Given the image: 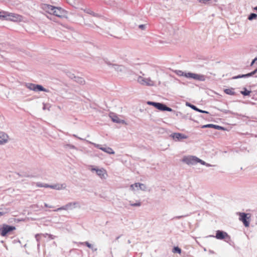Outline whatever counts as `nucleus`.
<instances>
[{
  "instance_id": "nucleus-1",
  "label": "nucleus",
  "mask_w": 257,
  "mask_h": 257,
  "mask_svg": "<svg viewBox=\"0 0 257 257\" xmlns=\"http://www.w3.org/2000/svg\"><path fill=\"white\" fill-rule=\"evenodd\" d=\"M19 17V15L13 13H9L4 11L0 12V19H6V20L16 21L18 20Z\"/></svg>"
},
{
  "instance_id": "nucleus-2",
  "label": "nucleus",
  "mask_w": 257,
  "mask_h": 257,
  "mask_svg": "<svg viewBox=\"0 0 257 257\" xmlns=\"http://www.w3.org/2000/svg\"><path fill=\"white\" fill-rule=\"evenodd\" d=\"M138 82L141 85L148 86H152L155 85V80L151 79L150 77L144 78L142 76H139L137 79Z\"/></svg>"
},
{
  "instance_id": "nucleus-3",
  "label": "nucleus",
  "mask_w": 257,
  "mask_h": 257,
  "mask_svg": "<svg viewBox=\"0 0 257 257\" xmlns=\"http://www.w3.org/2000/svg\"><path fill=\"white\" fill-rule=\"evenodd\" d=\"M185 77L188 78H192L193 79L201 81H204L206 80V77L204 75L191 72H188L187 75H185Z\"/></svg>"
},
{
  "instance_id": "nucleus-4",
  "label": "nucleus",
  "mask_w": 257,
  "mask_h": 257,
  "mask_svg": "<svg viewBox=\"0 0 257 257\" xmlns=\"http://www.w3.org/2000/svg\"><path fill=\"white\" fill-rule=\"evenodd\" d=\"M198 158L196 156H190L184 157L182 159V162L188 165H194L197 163Z\"/></svg>"
},
{
  "instance_id": "nucleus-5",
  "label": "nucleus",
  "mask_w": 257,
  "mask_h": 257,
  "mask_svg": "<svg viewBox=\"0 0 257 257\" xmlns=\"http://www.w3.org/2000/svg\"><path fill=\"white\" fill-rule=\"evenodd\" d=\"M87 142L90 144H92L95 147L103 151V152H104L108 154H114V153H115L113 151V150L110 147H101V146L100 145L93 143L91 142H89L88 141H87Z\"/></svg>"
},
{
  "instance_id": "nucleus-6",
  "label": "nucleus",
  "mask_w": 257,
  "mask_h": 257,
  "mask_svg": "<svg viewBox=\"0 0 257 257\" xmlns=\"http://www.w3.org/2000/svg\"><path fill=\"white\" fill-rule=\"evenodd\" d=\"M16 227L13 226L4 224L3 225L1 232V234L3 236H6L9 232L15 230Z\"/></svg>"
},
{
  "instance_id": "nucleus-7",
  "label": "nucleus",
  "mask_w": 257,
  "mask_h": 257,
  "mask_svg": "<svg viewBox=\"0 0 257 257\" xmlns=\"http://www.w3.org/2000/svg\"><path fill=\"white\" fill-rule=\"evenodd\" d=\"M208 237H215L218 239H223L226 237L230 238L229 236L226 232L219 230L216 231L215 236L213 235H209Z\"/></svg>"
},
{
  "instance_id": "nucleus-8",
  "label": "nucleus",
  "mask_w": 257,
  "mask_h": 257,
  "mask_svg": "<svg viewBox=\"0 0 257 257\" xmlns=\"http://www.w3.org/2000/svg\"><path fill=\"white\" fill-rule=\"evenodd\" d=\"M170 136L176 141H180L182 139H186L188 138L187 136L179 133H173Z\"/></svg>"
},
{
  "instance_id": "nucleus-9",
  "label": "nucleus",
  "mask_w": 257,
  "mask_h": 257,
  "mask_svg": "<svg viewBox=\"0 0 257 257\" xmlns=\"http://www.w3.org/2000/svg\"><path fill=\"white\" fill-rule=\"evenodd\" d=\"M53 15L59 18H64L65 17L66 13L64 10L61 8L55 7Z\"/></svg>"
},
{
  "instance_id": "nucleus-10",
  "label": "nucleus",
  "mask_w": 257,
  "mask_h": 257,
  "mask_svg": "<svg viewBox=\"0 0 257 257\" xmlns=\"http://www.w3.org/2000/svg\"><path fill=\"white\" fill-rule=\"evenodd\" d=\"M247 214L245 213H239V219L241 220L245 227H248L249 225V218L247 216Z\"/></svg>"
},
{
  "instance_id": "nucleus-11",
  "label": "nucleus",
  "mask_w": 257,
  "mask_h": 257,
  "mask_svg": "<svg viewBox=\"0 0 257 257\" xmlns=\"http://www.w3.org/2000/svg\"><path fill=\"white\" fill-rule=\"evenodd\" d=\"M65 210H72L76 207H80L79 203L78 202H69L64 206Z\"/></svg>"
},
{
  "instance_id": "nucleus-12",
  "label": "nucleus",
  "mask_w": 257,
  "mask_h": 257,
  "mask_svg": "<svg viewBox=\"0 0 257 257\" xmlns=\"http://www.w3.org/2000/svg\"><path fill=\"white\" fill-rule=\"evenodd\" d=\"M155 108L161 111H168L170 112L173 110L171 108L168 107L164 103L160 102H157Z\"/></svg>"
},
{
  "instance_id": "nucleus-13",
  "label": "nucleus",
  "mask_w": 257,
  "mask_h": 257,
  "mask_svg": "<svg viewBox=\"0 0 257 257\" xmlns=\"http://www.w3.org/2000/svg\"><path fill=\"white\" fill-rule=\"evenodd\" d=\"M92 171H95L97 175L101 179H105L106 175V171L103 169H96V168H92L91 169Z\"/></svg>"
},
{
  "instance_id": "nucleus-14",
  "label": "nucleus",
  "mask_w": 257,
  "mask_h": 257,
  "mask_svg": "<svg viewBox=\"0 0 257 257\" xmlns=\"http://www.w3.org/2000/svg\"><path fill=\"white\" fill-rule=\"evenodd\" d=\"M256 73H257V68L254 70H253V71H252L250 73H248L246 74H241V75L235 76L232 77V79H237L241 78H247V77L252 76Z\"/></svg>"
},
{
  "instance_id": "nucleus-15",
  "label": "nucleus",
  "mask_w": 257,
  "mask_h": 257,
  "mask_svg": "<svg viewBox=\"0 0 257 257\" xmlns=\"http://www.w3.org/2000/svg\"><path fill=\"white\" fill-rule=\"evenodd\" d=\"M9 137L4 132H0V145L6 144L8 141Z\"/></svg>"
},
{
  "instance_id": "nucleus-16",
  "label": "nucleus",
  "mask_w": 257,
  "mask_h": 257,
  "mask_svg": "<svg viewBox=\"0 0 257 257\" xmlns=\"http://www.w3.org/2000/svg\"><path fill=\"white\" fill-rule=\"evenodd\" d=\"M111 67L116 71L120 72H124L125 68L123 65H119L117 64H110Z\"/></svg>"
},
{
  "instance_id": "nucleus-17",
  "label": "nucleus",
  "mask_w": 257,
  "mask_h": 257,
  "mask_svg": "<svg viewBox=\"0 0 257 257\" xmlns=\"http://www.w3.org/2000/svg\"><path fill=\"white\" fill-rule=\"evenodd\" d=\"M43 9L46 11V12L49 13L50 14H53L54 9H55V7L45 4L44 5L43 7Z\"/></svg>"
},
{
  "instance_id": "nucleus-18",
  "label": "nucleus",
  "mask_w": 257,
  "mask_h": 257,
  "mask_svg": "<svg viewBox=\"0 0 257 257\" xmlns=\"http://www.w3.org/2000/svg\"><path fill=\"white\" fill-rule=\"evenodd\" d=\"M186 105L188 106L189 107L191 108L192 109L196 110L197 111H198L199 112L207 113V114L209 113V112L205 111V110H203L200 109L198 108H197L195 105H193L189 102L186 103Z\"/></svg>"
},
{
  "instance_id": "nucleus-19",
  "label": "nucleus",
  "mask_w": 257,
  "mask_h": 257,
  "mask_svg": "<svg viewBox=\"0 0 257 257\" xmlns=\"http://www.w3.org/2000/svg\"><path fill=\"white\" fill-rule=\"evenodd\" d=\"M66 186L65 184H55V185H50L49 188L56 190H61L64 189L66 188Z\"/></svg>"
},
{
  "instance_id": "nucleus-20",
  "label": "nucleus",
  "mask_w": 257,
  "mask_h": 257,
  "mask_svg": "<svg viewBox=\"0 0 257 257\" xmlns=\"http://www.w3.org/2000/svg\"><path fill=\"white\" fill-rule=\"evenodd\" d=\"M110 117L111 118L112 121L114 122L117 123H125V121L124 120L119 119V117L116 115L112 114L110 115Z\"/></svg>"
},
{
  "instance_id": "nucleus-21",
  "label": "nucleus",
  "mask_w": 257,
  "mask_h": 257,
  "mask_svg": "<svg viewBox=\"0 0 257 257\" xmlns=\"http://www.w3.org/2000/svg\"><path fill=\"white\" fill-rule=\"evenodd\" d=\"M35 91L48 92L49 90L44 88L42 85L36 84Z\"/></svg>"
},
{
  "instance_id": "nucleus-22",
  "label": "nucleus",
  "mask_w": 257,
  "mask_h": 257,
  "mask_svg": "<svg viewBox=\"0 0 257 257\" xmlns=\"http://www.w3.org/2000/svg\"><path fill=\"white\" fill-rule=\"evenodd\" d=\"M224 92L228 95H234L235 94V92L234 91V88H230L228 89H225Z\"/></svg>"
},
{
  "instance_id": "nucleus-23",
  "label": "nucleus",
  "mask_w": 257,
  "mask_h": 257,
  "mask_svg": "<svg viewBox=\"0 0 257 257\" xmlns=\"http://www.w3.org/2000/svg\"><path fill=\"white\" fill-rule=\"evenodd\" d=\"M74 80L78 83L83 85L85 83L84 79L83 78L76 77Z\"/></svg>"
},
{
  "instance_id": "nucleus-24",
  "label": "nucleus",
  "mask_w": 257,
  "mask_h": 257,
  "mask_svg": "<svg viewBox=\"0 0 257 257\" xmlns=\"http://www.w3.org/2000/svg\"><path fill=\"white\" fill-rule=\"evenodd\" d=\"M210 124L211 125V126H210V127L214 128H215V129L218 130H225V128L221 126L215 125V124Z\"/></svg>"
},
{
  "instance_id": "nucleus-25",
  "label": "nucleus",
  "mask_w": 257,
  "mask_h": 257,
  "mask_svg": "<svg viewBox=\"0 0 257 257\" xmlns=\"http://www.w3.org/2000/svg\"><path fill=\"white\" fill-rule=\"evenodd\" d=\"M81 243L86 245L88 248L92 249V250H93V251L97 250V248H93V245L92 244H91L90 243H89L88 241H85V242H82Z\"/></svg>"
},
{
  "instance_id": "nucleus-26",
  "label": "nucleus",
  "mask_w": 257,
  "mask_h": 257,
  "mask_svg": "<svg viewBox=\"0 0 257 257\" xmlns=\"http://www.w3.org/2000/svg\"><path fill=\"white\" fill-rule=\"evenodd\" d=\"M251 91L248 90L246 88H243V90L240 92L241 94H242L244 96H248L250 94Z\"/></svg>"
},
{
  "instance_id": "nucleus-27",
  "label": "nucleus",
  "mask_w": 257,
  "mask_h": 257,
  "mask_svg": "<svg viewBox=\"0 0 257 257\" xmlns=\"http://www.w3.org/2000/svg\"><path fill=\"white\" fill-rule=\"evenodd\" d=\"M26 85L29 89L35 91L36 84L33 83H27Z\"/></svg>"
},
{
  "instance_id": "nucleus-28",
  "label": "nucleus",
  "mask_w": 257,
  "mask_h": 257,
  "mask_svg": "<svg viewBox=\"0 0 257 257\" xmlns=\"http://www.w3.org/2000/svg\"><path fill=\"white\" fill-rule=\"evenodd\" d=\"M257 19V14L255 13H251L248 17V19L250 21Z\"/></svg>"
},
{
  "instance_id": "nucleus-29",
  "label": "nucleus",
  "mask_w": 257,
  "mask_h": 257,
  "mask_svg": "<svg viewBox=\"0 0 257 257\" xmlns=\"http://www.w3.org/2000/svg\"><path fill=\"white\" fill-rule=\"evenodd\" d=\"M175 73L178 76H182L185 77V75H187V73L184 72L181 70H176Z\"/></svg>"
},
{
  "instance_id": "nucleus-30",
  "label": "nucleus",
  "mask_w": 257,
  "mask_h": 257,
  "mask_svg": "<svg viewBox=\"0 0 257 257\" xmlns=\"http://www.w3.org/2000/svg\"><path fill=\"white\" fill-rule=\"evenodd\" d=\"M140 183H136L134 184H132L130 186V189L132 190H135V188H136L138 190L139 189V184Z\"/></svg>"
},
{
  "instance_id": "nucleus-31",
  "label": "nucleus",
  "mask_w": 257,
  "mask_h": 257,
  "mask_svg": "<svg viewBox=\"0 0 257 257\" xmlns=\"http://www.w3.org/2000/svg\"><path fill=\"white\" fill-rule=\"evenodd\" d=\"M173 252L174 253H181V249L178 246H175L173 248Z\"/></svg>"
},
{
  "instance_id": "nucleus-32",
  "label": "nucleus",
  "mask_w": 257,
  "mask_h": 257,
  "mask_svg": "<svg viewBox=\"0 0 257 257\" xmlns=\"http://www.w3.org/2000/svg\"><path fill=\"white\" fill-rule=\"evenodd\" d=\"M197 163H200L202 165H206V166H208V167L211 166V165L210 164L206 163L205 162H204V161L198 158V159H197Z\"/></svg>"
},
{
  "instance_id": "nucleus-33",
  "label": "nucleus",
  "mask_w": 257,
  "mask_h": 257,
  "mask_svg": "<svg viewBox=\"0 0 257 257\" xmlns=\"http://www.w3.org/2000/svg\"><path fill=\"white\" fill-rule=\"evenodd\" d=\"M37 186L39 187H45V188H49L50 185L47 184H42L40 183H37Z\"/></svg>"
},
{
  "instance_id": "nucleus-34",
  "label": "nucleus",
  "mask_w": 257,
  "mask_h": 257,
  "mask_svg": "<svg viewBox=\"0 0 257 257\" xmlns=\"http://www.w3.org/2000/svg\"><path fill=\"white\" fill-rule=\"evenodd\" d=\"M139 189L143 190V191H146L147 189L146 186L142 183H140L139 184Z\"/></svg>"
},
{
  "instance_id": "nucleus-35",
  "label": "nucleus",
  "mask_w": 257,
  "mask_h": 257,
  "mask_svg": "<svg viewBox=\"0 0 257 257\" xmlns=\"http://www.w3.org/2000/svg\"><path fill=\"white\" fill-rule=\"evenodd\" d=\"M130 205L134 207H139L141 205V203L140 201H138L136 203H133L130 201Z\"/></svg>"
},
{
  "instance_id": "nucleus-36",
  "label": "nucleus",
  "mask_w": 257,
  "mask_h": 257,
  "mask_svg": "<svg viewBox=\"0 0 257 257\" xmlns=\"http://www.w3.org/2000/svg\"><path fill=\"white\" fill-rule=\"evenodd\" d=\"M67 76L72 79H76V76H74V75L73 73H71L70 72H68Z\"/></svg>"
},
{
  "instance_id": "nucleus-37",
  "label": "nucleus",
  "mask_w": 257,
  "mask_h": 257,
  "mask_svg": "<svg viewBox=\"0 0 257 257\" xmlns=\"http://www.w3.org/2000/svg\"><path fill=\"white\" fill-rule=\"evenodd\" d=\"M147 103L148 105H152V106H154L155 107L156 105L157 104V102H154V101H147Z\"/></svg>"
},
{
  "instance_id": "nucleus-38",
  "label": "nucleus",
  "mask_w": 257,
  "mask_h": 257,
  "mask_svg": "<svg viewBox=\"0 0 257 257\" xmlns=\"http://www.w3.org/2000/svg\"><path fill=\"white\" fill-rule=\"evenodd\" d=\"M18 175L20 177H31V175H27L26 174H20L19 173H18Z\"/></svg>"
},
{
  "instance_id": "nucleus-39",
  "label": "nucleus",
  "mask_w": 257,
  "mask_h": 257,
  "mask_svg": "<svg viewBox=\"0 0 257 257\" xmlns=\"http://www.w3.org/2000/svg\"><path fill=\"white\" fill-rule=\"evenodd\" d=\"M65 210V208H64V206H63L61 207L58 208L57 209L54 210V211H60V210Z\"/></svg>"
},
{
  "instance_id": "nucleus-40",
  "label": "nucleus",
  "mask_w": 257,
  "mask_h": 257,
  "mask_svg": "<svg viewBox=\"0 0 257 257\" xmlns=\"http://www.w3.org/2000/svg\"><path fill=\"white\" fill-rule=\"evenodd\" d=\"M146 25H140L139 26V28L141 30H145L146 29Z\"/></svg>"
},
{
  "instance_id": "nucleus-41",
  "label": "nucleus",
  "mask_w": 257,
  "mask_h": 257,
  "mask_svg": "<svg viewBox=\"0 0 257 257\" xmlns=\"http://www.w3.org/2000/svg\"><path fill=\"white\" fill-rule=\"evenodd\" d=\"M187 216V215H181V216H177L173 218V219H180L184 217Z\"/></svg>"
},
{
  "instance_id": "nucleus-42",
  "label": "nucleus",
  "mask_w": 257,
  "mask_h": 257,
  "mask_svg": "<svg viewBox=\"0 0 257 257\" xmlns=\"http://www.w3.org/2000/svg\"><path fill=\"white\" fill-rule=\"evenodd\" d=\"M68 148H69L70 149H75V147L73 145H66Z\"/></svg>"
},
{
  "instance_id": "nucleus-43",
  "label": "nucleus",
  "mask_w": 257,
  "mask_h": 257,
  "mask_svg": "<svg viewBox=\"0 0 257 257\" xmlns=\"http://www.w3.org/2000/svg\"><path fill=\"white\" fill-rule=\"evenodd\" d=\"M40 234H37L36 235H35V238L36 239V240L38 241L39 239H40Z\"/></svg>"
},
{
  "instance_id": "nucleus-44",
  "label": "nucleus",
  "mask_w": 257,
  "mask_h": 257,
  "mask_svg": "<svg viewBox=\"0 0 257 257\" xmlns=\"http://www.w3.org/2000/svg\"><path fill=\"white\" fill-rule=\"evenodd\" d=\"M210 126H211L210 124H205V125H203L202 126V128L210 127Z\"/></svg>"
},
{
  "instance_id": "nucleus-45",
  "label": "nucleus",
  "mask_w": 257,
  "mask_h": 257,
  "mask_svg": "<svg viewBox=\"0 0 257 257\" xmlns=\"http://www.w3.org/2000/svg\"><path fill=\"white\" fill-rule=\"evenodd\" d=\"M257 61V57L255 58L251 62L250 65L252 66Z\"/></svg>"
},
{
  "instance_id": "nucleus-46",
  "label": "nucleus",
  "mask_w": 257,
  "mask_h": 257,
  "mask_svg": "<svg viewBox=\"0 0 257 257\" xmlns=\"http://www.w3.org/2000/svg\"><path fill=\"white\" fill-rule=\"evenodd\" d=\"M44 205L45 207H49V208H53V206H51V205H49L48 204L45 203H44Z\"/></svg>"
},
{
  "instance_id": "nucleus-47",
  "label": "nucleus",
  "mask_w": 257,
  "mask_h": 257,
  "mask_svg": "<svg viewBox=\"0 0 257 257\" xmlns=\"http://www.w3.org/2000/svg\"><path fill=\"white\" fill-rule=\"evenodd\" d=\"M46 235H48V236H49V237L50 238H51V239H53V238H54L52 237V236H53V235H51V234H48L46 233Z\"/></svg>"
},
{
  "instance_id": "nucleus-48",
  "label": "nucleus",
  "mask_w": 257,
  "mask_h": 257,
  "mask_svg": "<svg viewBox=\"0 0 257 257\" xmlns=\"http://www.w3.org/2000/svg\"><path fill=\"white\" fill-rule=\"evenodd\" d=\"M73 136H74V137L77 138H78V139H79V140H84V139H82V138H81L78 137H77L76 135H73Z\"/></svg>"
},
{
  "instance_id": "nucleus-49",
  "label": "nucleus",
  "mask_w": 257,
  "mask_h": 257,
  "mask_svg": "<svg viewBox=\"0 0 257 257\" xmlns=\"http://www.w3.org/2000/svg\"><path fill=\"white\" fill-rule=\"evenodd\" d=\"M88 13L91 14V15H93V16H95V13L94 12H88Z\"/></svg>"
},
{
  "instance_id": "nucleus-50",
  "label": "nucleus",
  "mask_w": 257,
  "mask_h": 257,
  "mask_svg": "<svg viewBox=\"0 0 257 257\" xmlns=\"http://www.w3.org/2000/svg\"><path fill=\"white\" fill-rule=\"evenodd\" d=\"M199 2L205 4L204 0H198Z\"/></svg>"
},
{
  "instance_id": "nucleus-51",
  "label": "nucleus",
  "mask_w": 257,
  "mask_h": 257,
  "mask_svg": "<svg viewBox=\"0 0 257 257\" xmlns=\"http://www.w3.org/2000/svg\"><path fill=\"white\" fill-rule=\"evenodd\" d=\"M4 214V212H2V211H0V216L3 215V214Z\"/></svg>"
},
{
  "instance_id": "nucleus-52",
  "label": "nucleus",
  "mask_w": 257,
  "mask_h": 257,
  "mask_svg": "<svg viewBox=\"0 0 257 257\" xmlns=\"http://www.w3.org/2000/svg\"><path fill=\"white\" fill-rule=\"evenodd\" d=\"M253 10L257 12V6L255 7L254 8H253Z\"/></svg>"
},
{
  "instance_id": "nucleus-53",
  "label": "nucleus",
  "mask_w": 257,
  "mask_h": 257,
  "mask_svg": "<svg viewBox=\"0 0 257 257\" xmlns=\"http://www.w3.org/2000/svg\"><path fill=\"white\" fill-rule=\"evenodd\" d=\"M210 0H204L205 1V4L207 3L208 1H209Z\"/></svg>"
},
{
  "instance_id": "nucleus-54",
  "label": "nucleus",
  "mask_w": 257,
  "mask_h": 257,
  "mask_svg": "<svg viewBox=\"0 0 257 257\" xmlns=\"http://www.w3.org/2000/svg\"><path fill=\"white\" fill-rule=\"evenodd\" d=\"M46 109V107L45 106V105H44V107H43V109Z\"/></svg>"
},
{
  "instance_id": "nucleus-55",
  "label": "nucleus",
  "mask_w": 257,
  "mask_h": 257,
  "mask_svg": "<svg viewBox=\"0 0 257 257\" xmlns=\"http://www.w3.org/2000/svg\"><path fill=\"white\" fill-rule=\"evenodd\" d=\"M143 75H144V74L142 72H140Z\"/></svg>"
}]
</instances>
